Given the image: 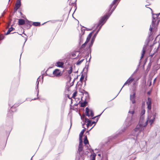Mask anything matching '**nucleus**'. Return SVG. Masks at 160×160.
<instances>
[{
  "label": "nucleus",
  "mask_w": 160,
  "mask_h": 160,
  "mask_svg": "<svg viewBox=\"0 0 160 160\" xmlns=\"http://www.w3.org/2000/svg\"><path fill=\"white\" fill-rule=\"evenodd\" d=\"M72 67H70V69L68 71V72L69 75L71 74L72 72Z\"/></svg>",
  "instance_id": "obj_33"
},
{
  "label": "nucleus",
  "mask_w": 160,
  "mask_h": 160,
  "mask_svg": "<svg viewBox=\"0 0 160 160\" xmlns=\"http://www.w3.org/2000/svg\"><path fill=\"white\" fill-rule=\"evenodd\" d=\"M87 44V43L85 42L82 45V46H81L80 49H82V48H84L85 47L86 45Z\"/></svg>",
  "instance_id": "obj_30"
},
{
  "label": "nucleus",
  "mask_w": 160,
  "mask_h": 160,
  "mask_svg": "<svg viewBox=\"0 0 160 160\" xmlns=\"http://www.w3.org/2000/svg\"><path fill=\"white\" fill-rule=\"evenodd\" d=\"M84 143L86 145L89 144V142L87 138V136H85L84 139Z\"/></svg>",
  "instance_id": "obj_21"
},
{
  "label": "nucleus",
  "mask_w": 160,
  "mask_h": 160,
  "mask_svg": "<svg viewBox=\"0 0 160 160\" xmlns=\"http://www.w3.org/2000/svg\"><path fill=\"white\" fill-rule=\"evenodd\" d=\"M135 93L134 92L132 95H130V100L133 104L135 103L136 102L135 100Z\"/></svg>",
  "instance_id": "obj_13"
},
{
  "label": "nucleus",
  "mask_w": 160,
  "mask_h": 160,
  "mask_svg": "<svg viewBox=\"0 0 160 160\" xmlns=\"http://www.w3.org/2000/svg\"><path fill=\"white\" fill-rule=\"evenodd\" d=\"M19 8L18 7L15 6L14 8V12H16L17 11V10H18V9Z\"/></svg>",
  "instance_id": "obj_38"
},
{
  "label": "nucleus",
  "mask_w": 160,
  "mask_h": 160,
  "mask_svg": "<svg viewBox=\"0 0 160 160\" xmlns=\"http://www.w3.org/2000/svg\"><path fill=\"white\" fill-rule=\"evenodd\" d=\"M21 5V2H19L18 1H16V2L15 4V6L18 7L19 8H20V6Z\"/></svg>",
  "instance_id": "obj_22"
},
{
  "label": "nucleus",
  "mask_w": 160,
  "mask_h": 160,
  "mask_svg": "<svg viewBox=\"0 0 160 160\" xmlns=\"http://www.w3.org/2000/svg\"><path fill=\"white\" fill-rule=\"evenodd\" d=\"M60 72L59 70L58 69H55L53 72V74L56 76H60Z\"/></svg>",
  "instance_id": "obj_14"
},
{
  "label": "nucleus",
  "mask_w": 160,
  "mask_h": 160,
  "mask_svg": "<svg viewBox=\"0 0 160 160\" xmlns=\"http://www.w3.org/2000/svg\"><path fill=\"white\" fill-rule=\"evenodd\" d=\"M96 123H97V122L96 121H93V122H92V125L93 124H95Z\"/></svg>",
  "instance_id": "obj_52"
},
{
  "label": "nucleus",
  "mask_w": 160,
  "mask_h": 160,
  "mask_svg": "<svg viewBox=\"0 0 160 160\" xmlns=\"http://www.w3.org/2000/svg\"><path fill=\"white\" fill-rule=\"evenodd\" d=\"M40 23L38 22H34L32 23V25L34 26H40Z\"/></svg>",
  "instance_id": "obj_25"
},
{
  "label": "nucleus",
  "mask_w": 160,
  "mask_h": 160,
  "mask_svg": "<svg viewBox=\"0 0 160 160\" xmlns=\"http://www.w3.org/2000/svg\"><path fill=\"white\" fill-rule=\"evenodd\" d=\"M148 45H147V44H145L143 46L142 51V53L141 56V57L140 60L141 59L144 57L145 53L146 52V49L147 48V47Z\"/></svg>",
  "instance_id": "obj_12"
},
{
  "label": "nucleus",
  "mask_w": 160,
  "mask_h": 160,
  "mask_svg": "<svg viewBox=\"0 0 160 160\" xmlns=\"http://www.w3.org/2000/svg\"><path fill=\"white\" fill-rule=\"evenodd\" d=\"M105 109H105L103 111V112H102V113H101L100 114H99V115H97V116H96V117H97V118H99V117H100V116L101 115V114H102V113L104 111Z\"/></svg>",
  "instance_id": "obj_48"
},
{
  "label": "nucleus",
  "mask_w": 160,
  "mask_h": 160,
  "mask_svg": "<svg viewBox=\"0 0 160 160\" xmlns=\"http://www.w3.org/2000/svg\"><path fill=\"white\" fill-rule=\"evenodd\" d=\"M94 32V31H93L92 32L90 33L89 35H88L86 41H85L87 43H88L89 41L90 40V39L91 38V37L92 36V33Z\"/></svg>",
  "instance_id": "obj_17"
},
{
  "label": "nucleus",
  "mask_w": 160,
  "mask_h": 160,
  "mask_svg": "<svg viewBox=\"0 0 160 160\" xmlns=\"http://www.w3.org/2000/svg\"><path fill=\"white\" fill-rule=\"evenodd\" d=\"M57 66L58 67L62 68L64 63L62 62H56Z\"/></svg>",
  "instance_id": "obj_19"
},
{
  "label": "nucleus",
  "mask_w": 160,
  "mask_h": 160,
  "mask_svg": "<svg viewBox=\"0 0 160 160\" xmlns=\"http://www.w3.org/2000/svg\"><path fill=\"white\" fill-rule=\"evenodd\" d=\"M68 78H69L70 81H71V76H70L69 75Z\"/></svg>",
  "instance_id": "obj_57"
},
{
  "label": "nucleus",
  "mask_w": 160,
  "mask_h": 160,
  "mask_svg": "<svg viewBox=\"0 0 160 160\" xmlns=\"http://www.w3.org/2000/svg\"><path fill=\"white\" fill-rule=\"evenodd\" d=\"M97 33H95L94 36H93L92 38L90 43L89 45V50L90 51V53L91 52V48L92 46L93 42L94 41L95 38L97 35Z\"/></svg>",
  "instance_id": "obj_7"
},
{
  "label": "nucleus",
  "mask_w": 160,
  "mask_h": 160,
  "mask_svg": "<svg viewBox=\"0 0 160 160\" xmlns=\"http://www.w3.org/2000/svg\"><path fill=\"white\" fill-rule=\"evenodd\" d=\"M19 13L21 15H22L23 14L21 12H20Z\"/></svg>",
  "instance_id": "obj_64"
},
{
  "label": "nucleus",
  "mask_w": 160,
  "mask_h": 160,
  "mask_svg": "<svg viewBox=\"0 0 160 160\" xmlns=\"http://www.w3.org/2000/svg\"><path fill=\"white\" fill-rule=\"evenodd\" d=\"M85 131V129H83L82 130L80 133L79 134V137H82L83 134Z\"/></svg>",
  "instance_id": "obj_29"
},
{
  "label": "nucleus",
  "mask_w": 160,
  "mask_h": 160,
  "mask_svg": "<svg viewBox=\"0 0 160 160\" xmlns=\"http://www.w3.org/2000/svg\"><path fill=\"white\" fill-rule=\"evenodd\" d=\"M134 80V79L133 78H129L126 82H125L124 83V85L122 87V88H121V90H120V91L119 92H118V94L116 96L115 98H114L113 99H114V98H115L118 95V94H119V93H120V91H121V90H122V88L123 87L126 85L127 84H130V83L132 82L133 81V80Z\"/></svg>",
  "instance_id": "obj_10"
},
{
  "label": "nucleus",
  "mask_w": 160,
  "mask_h": 160,
  "mask_svg": "<svg viewBox=\"0 0 160 160\" xmlns=\"http://www.w3.org/2000/svg\"><path fill=\"white\" fill-rule=\"evenodd\" d=\"M90 160H95V158H92Z\"/></svg>",
  "instance_id": "obj_60"
},
{
  "label": "nucleus",
  "mask_w": 160,
  "mask_h": 160,
  "mask_svg": "<svg viewBox=\"0 0 160 160\" xmlns=\"http://www.w3.org/2000/svg\"><path fill=\"white\" fill-rule=\"evenodd\" d=\"M84 60V59H83L81 60H78L76 63V65H80Z\"/></svg>",
  "instance_id": "obj_28"
},
{
  "label": "nucleus",
  "mask_w": 160,
  "mask_h": 160,
  "mask_svg": "<svg viewBox=\"0 0 160 160\" xmlns=\"http://www.w3.org/2000/svg\"><path fill=\"white\" fill-rule=\"evenodd\" d=\"M152 24L150 25L149 28V30L150 31V32L149 34V37H150V36L152 35V29L153 28H155L156 26V18H158L160 19L159 20H158L157 21V24H158L159 22L160 21V13L158 14L152 13Z\"/></svg>",
  "instance_id": "obj_2"
},
{
  "label": "nucleus",
  "mask_w": 160,
  "mask_h": 160,
  "mask_svg": "<svg viewBox=\"0 0 160 160\" xmlns=\"http://www.w3.org/2000/svg\"><path fill=\"white\" fill-rule=\"evenodd\" d=\"M40 80L39 78H38L37 79V81L36 82V89L37 90V89H38V90H37V96H38V92H39V90H38V85H39V81H40Z\"/></svg>",
  "instance_id": "obj_16"
},
{
  "label": "nucleus",
  "mask_w": 160,
  "mask_h": 160,
  "mask_svg": "<svg viewBox=\"0 0 160 160\" xmlns=\"http://www.w3.org/2000/svg\"><path fill=\"white\" fill-rule=\"evenodd\" d=\"M77 91L75 92L72 94V98H75L77 96Z\"/></svg>",
  "instance_id": "obj_35"
},
{
  "label": "nucleus",
  "mask_w": 160,
  "mask_h": 160,
  "mask_svg": "<svg viewBox=\"0 0 160 160\" xmlns=\"http://www.w3.org/2000/svg\"><path fill=\"white\" fill-rule=\"evenodd\" d=\"M97 118V117L95 116V117H93L92 118V119H94L95 118Z\"/></svg>",
  "instance_id": "obj_62"
},
{
  "label": "nucleus",
  "mask_w": 160,
  "mask_h": 160,
  "mask_svg": "<svg viewBox=\"0 0 160 160\" xmlns=\"http://www.w3.org/2000/svg\"><path fill=\"white\" fill-rule=\"evenodd\" d=\"M144 115H140V123H141L142 122L141 121L142 120H143L144 118Z\"/></svg>",
  "instance_id": "obj_34"
},
{
  "label": "nucleus",
  "mask_w": 160,
  "mask_h": 160,
  "mask_svg": "<svg viewBox=\"0 0 160 160\" xmlns=\"http://www.w3.org/2000/svg\"><path fill=\"white\" fill-rule=\"evenodd\" d=\"M133 118L132 117H128L126 119L125 124L126 126V128H127L131 125L132 123L134 122Z\"/></svg>",
  "instance_id": "obj_5"
},
{
  "label": "nucleus",
  "mask_w": 160,
  "mask_h": 160,
  "mask_svg": "<svg viewBox=\"0 0 160 160\" xmlns=\"http://www.w3.org/2000/svg\"><path fill=\"white\" fill-rule=\"evenodd\" d=\"M12 101L11 100H9V101L8 104L10 107H11V108H15L16 107V106L15 104L14 105L12 106L13 103H12Z\"/></svg>",
  "instance_id": "obj_24"
},
{
  "label": "nucleus",
  "mask_w": 160,
  "mask_h": 160,
  "mask_svg": "<svg viewBox=\"0 0 160 160\" xmlns=\"http://www.w3.org/2000/svg\"><path fill=\"white\" fill-rule=\"evenodd\" d=\"M145 112V109H142L141 110L140 115H144Z\"/></svg>",
  "instance_id": "obj_31"
},
{
  "label": "nucleus",
  "mask_w": 160,
  "mask_h": 160,
  "mask_svg": "<svg viewBox=\"0 0 160 160\" xmlns=\"http://www.w3.org/2000/svg\"><path fill=\"white\" fill-rule=\"evenodd\" d=\"M26 22H27V24H28V23H27V22L29 23V22H31V21H29L28 20V19H26Z\"/></svg>",
  "instance_id": "obj_54"
},
{
  "label": "nucleus",
  "mask_w": 160,
  "mask_h": 160,
  "mask_svg": "<svg viewBox=\"0 0 160 160\" xmlns=\"http://www.w3.org/2000/svg\"><path fill=\"white\" fill-rule=\"evenodd\" d=\"M88 103V102L85 100L84 102H81L80 103V106L82 107H84L86 106V104Z\"/></svg>",
  "instance_id": "obj_23"
},
{
  "label": "nucleus",
  "mask_w": 160,
  "mask_h": 160,
  "mask_svg": "<svg viewBox=\"0 0 160 160\" xmlns=\"http://www.w3.org/2000/svg\"><path fill=\"white\" fill-rule=\"evenodd\" d=\"M149 41H150L149 38H147L145 41V44H147V45H148Z\"/></svg>",
  "instance_id": "obj_36"
},
{
  "label": "nucleus",
  "mask_w": 160,
  "mask_h": 160,
  "mask_svg": "<svg viewBox=\"0 0 160 160\" xmlns=\"http://www.w3.org/2000/svg\"><path fill=\"white\" fill-rule=\"evenodd\" d=\"M107 20L108 19L104 16L101 18L96 26V28H97L98 27H99V28L96 31V33H98L102 28V26L104 24Z\"/></svg>",
  "instance_id": "obj_3"
},
{
  "label": "nucleus",
  "mask_w": 160,
  "mask_h": 160,
  "mask_svg": "<svg viewBox=\"0 0 160 160\" xmlns=\"http://www.w3.org/2000/svg\"><path fill=\"white\" fill-rule=\"evenodd\" d=\"M86 97V99L85 100L86 101V100H88V99H89V95L88 94L87 95H86L85 96Z\"/></svg>",
  "instance_id": "obj_39"
},
{
  "label": "nucleus",
  "mask_w": 160,
  "mask_h": 160,
  "mask_svg": "<svg viewBox=\"0 0 160 160\" xmlns=\"http://www.w3.org/2000/svg\"><path fill=\"white\" fill-rule=\"evenodd\" d=\"M151 84H152V81H151V80H150L149 81V86L150 87V86H151Z\"/></svg>",
  "instance_id": "obj_51"
},
{
  "label": "nucleus",
  "mask_w": 160,
  "mask_h": 160,
  "mask_svg": "<svg viewBox=\"0 0 160 160\" xmlns=\"http://www.w3.org/2000/svg\"><path fill=\"white\" fill-rule=\"evenodd\" d=\"M96 122H98V120L99 119L98 118H96Z\"/></svg>",
  "instance_id": "obj_59"
},
{
  "label": "nucleus",
  "mask_w": 160,
  "mask_h": 160,
  "mask_svg": "<svg viewBox=\"0 0 160 160\" xmlns=\"http://www.w3.org/2000/svg\"><path fill=\"white\" fill-rule=\"evenodd\" d=\"M85 109L86 115L87 116H88V117H89L90 116L93 117L94 116V113L92 110H91L90 111L88 107L86 108Z\"/></svg>",
  "instance_id": "obj_6"
},
{
  "label": "nucleus",
  "mask_w": 160,
  "mask_h": 160,
  "mask_svg": "<svg viewBox=\"0 0 160 160\" xmlns=\"http://www.w3.org/2000/svg\"><path fill=\"white\" fill-rule=\"evenodd\" d=\"M88 66L86 68H84V70L86 71V72H84L82 74L81 76V78H80V81L81 82H82L84 80V78L85 77V76L83 75L84 74H85L88 71Z\"/></svg>",
  "instance_id": "obj_11"
},
{
  "label": "nucleus",
  "mask_w": 160,
  "mask_h": 160,
  "mask_svg": "<svg viewBox=\"0 0 160 160\" xmlns=\"http://www.w3.org/2000/svg\"><path fill=\"white\" fill-rule=\"evenodd\" d=\"M77 78H74V79H73V81L71 83V86H72L73 84H74V81L75 80V79H77Z\"/></svg>",
  "instance_id": "obj_45"
},
{
  "label": "nucleus",
  "mask_w": 160,
  "mask_h": 160,
  "mask_svg": "<svg viewBox=\"0 0 160 160\" xmlns=\"http://www.w3.org/2000/svg\"><path fill=\"white\" fill-rule=\"evenodd\" d=\"M157 114L156 113L153 114L152 116L148 118V119L149 120V122L150 123V124L151 125L154 122L155 119Z\"/></svg>",
  "instance_id": "obj_8"
},
{
  "label": "nucleus",
  "mask_w": 160,
  "mask_h": 160,
  "mask_svg": "<svg viewBox=\"0 0 160 160\" xmlns=\"http://www.w3.org/2000/svg\"><path fill=\"white\" fill-rule=\"evenodd\" d=\"M83 91L84 92V94L86 95H88V94H89L88 92L85 91V90H83Z\"/></svg>",
  "instance_id": "obj_49"
},
{
  "label": "nucleus",
  "mask_w": 160,
  "mask_h": 160,
  "mask_svg": "<svg viewBox=\"0 0 160 160\" xmlns=\"http://www.w3.org/2000/svg\"><path fill=\"white\" fill-rule=\"evenodd\" d=\"M148 120H147L145 122V125H143L142 123H140L139 122L136 128L134 129L132 132V134L134 136L130 138V139L133 143L136 142L138 134L143 129V127H146L148 124Z\"/></svg>",
  "instance_id": "obj_1"
},
{
  "label": "nucleus",
  "mask_w": 160,
  "mask_h": 160,
  "mask_svg": "<svg viewBox=\"0 0 160 160\" xmlns=\"http://www.w3.org/2000/svg\"><path fill=\"white\" fill-rule=\"evenodd\" d=\"M85 115H83L82 116H81V118L82 120H83L85 118Z\"/></svg>",
  "instance_id": "obj_43"
},
{
  "label": "nucleus",
  "mask_w": 160,
  "mask_h": 160,
  "mask_svg": "<svg viewBox=\"0 0 160 160\" xmlns=\"http://www.w3.org/2000/svg\"><path fill=\"white\" fill-rule=\"evenodd\" d=\"M117 0H113V4H114Z\"/></svg>",
  "instance_id": "obj_56"
},
{
  "label": "nucleus",
  "mask_w": 160,
  "mask_h": 160,
  "mask_svg": "<svg viewBox=\"0 0 160 160\" xmlns=\"http://www.w3.org/2000/svg\"><path fill=\"white\" fill-rule=\"evenodd\" d=\"M91 156H92V158H95L96 154L95 153H93V154H92Z\"/></svg>",
  "instance_id": "obj_47"
},
{
  "label": "nucleus",
  "mask_w": 160,
  "mask_h": 160,
  "mask_svg": "<svg viewBox=\"0 0 160 160\" xmlns=\"http://www.w3.org/2000/svg\"><path fill=\"white\" fill-rule=\"evenodd\" d=\"M146 104L148 105L147 108L148 110H151V109L152 100L150 98H148Z\"/></svg>",
  "instance_id": "obj_9"
},
{
  "label": "nucleus",
  "mask_w": 160,
  "mask_h": 160,
  "mask_svg": "<svg viewBox=\"0 0 160 160\" xmlns=\"http://www.w3.org/2000/svg\"><path fill=\"white\" fill-rule=\"evenodd\" d=\"M119 1H120V0H117L116 1V2H115V3L114 4H113V1L112 3L110 5L109 8V11L111 10L113 6H114V7H113V8L112 10L111 11V12H110L109 13H108L106 15L104 16V17H105L107 19H108V18H109V17L112 14V12L116 8L117 5H118V4H116V3L117 2H118V3L119 2Z\"/></svg>",
  "instance_id": "obj_4"
},
{
  "label": "nucleus",
  "mask_w": 160,
  "mask_h": 160,
  "mask_svg": "<svg viewBox=\"0 0 160 160\" xmlns=\"http://www.w3.org/2000/svg\"><path fill=\"white\" fill-rule=\"evenodd\" d=\"M84 39L83 36L82 35H79V44L80 45L83 42Z\"/></svg>",
  "instance_id": "obj_18"
},
{
  "label": "nucleus",
  "mask_w": 160,
  "mask_h": 160,
  "mask_svg": "<svg viewBox=\"0 0 160 160\" xmlns=\"http://www.w3.org/2000/svg\"><path fill=\"white\" fill-rule=\"evenodd\" d=\"M83 148V146H79L78 152L80 153V152H81V151H82Z\"/></svg>",
  "instance_id": "obj_26"
},
{
  "label": "nucleus",
  "mask_w": 160,
  "mask_h": 160,
  "mask_svg": "<svg viewBox=\"0 0 160 160\" xmlns=\"http://www.w3.org/2000/svg\"><path fill=\"white\" fill-rule=\"evenodd\" d=\"M38 97L37 98H34L33 99H32V100H36L37 99H38Z\"/></svg>",
  "instance_id": "obj_58"
},
{
  "label": "nucleus",
  "mask_w": 160,
  "mask_h": 160,
  "mask_svg": "<svg viewBox=\"0 0 160 160\" xmlns=\"http://www.w3.org/2000/svg\"><path fill=\"white\" fill-rule=\"evenodd\" d=\"M94 152V150H93V149H92V152H91V153H92V152Z\"/></svg>",
  "instance_id": "obj_63"
},
{
  "label": "nucleus",
  "mask_w": 160,
  "mask_h": 160,
  "mask_svg": "<svg viewBox=\"0 0 160 160\" xmlns=\"http://www.w3.org/2000/svg\"><path fill=\"white\" fill-rule=\"evenodd\" d=\"M90 120H89L88 119V118H85V122H88Z\"/></svg>",
  "instance_id": "obj_41"
},
{
  "label": "nucleus",
  "mask_w": 160,
  "mask_h": 160,
  "mask_svg": "<svg viewBox=\"0 0 160 160\" xmlns=\"http://www.w3.org/2000/svg\"><path fill=\"white\" fill-rule=\"evenodd\" d=\"M72 56L73 57H74L75 56H76V54L75 53H73L72 54Z\"/></svg>",
  "instance_id": "obj_53"
},
{
  "label": "nucleus",
  "mask_w": 160,
  "mask_h": 160,
  "mask_svg": "<svg viewBox=\"0 0 160 160\" xmlns=\"http://www.w3.org/2000/svg\"><path fill=\"white\" fill-rule=\"evenodd\" d=\"M25 23V20L22 19H18V25L19 26L24 25Z\"/></svg>",
  "instance_id": "obj_15"
},
{
  "label": "nucleus",
  "mask_w": 160,
  "mask_h": 160,
  "mask_svg": "<svg viewBox=\"0 0 160 160\" xmlns=\"http://www.w3.org/2000/svg\"><path fill=\"white\" fill-rule=\"evenodd\" d=\"M15 28H13L12 26L11 27L9 28L8 30V31L6 33V35H8L10 33V32L12 31L13 29H14Z\"/></svg>",
  "instance_id": "obj_20"
},
{
  "label": "nucleus",
  "mask_w": 160,
  "mask_h": 160,
  "mask_svg": "<svg viewBox=\"0 0 160 160\" xmlns=\"http://www.w3.org/2000/svg\"><path fill=\"white\" fill-rule=\"evenodd\" d=\"M147 93H148V94L150 95L151 93V92L150 91L148 92Z\"/></svg>",
  "instance_id": "obj_61"
},
{
  "label": "nucleus",
  "mask_w": 160,
  "mask_h": 160,
  "mask_svg": "<svg viewBox=\"0 0 160 160\" xmlns=\"http://www.w3.org/2000/svg\"><path fill=\"white\" fill-rule=\"evenodd\" d=\"M4 37L2 34H0V40H2L4 38Z\"/></svg>",
  "instance_id": "obj_37"
},
{
  "label": "nucleus",
  "mask_w": 160,
  "mask_h": 160,
  "mask_svg": "<svg viewBox=\"0 0 160 160\" xmlns=\"http://www.w3.org/2000/svg\"><path fill=\"white\" fill-rule=\"evenodd\" d=\"M32 26V25L31 24H27V29H28L29 28H30L31 26Z\"/></svg>",
  "instance_id": "obj_40"
},
{
  "label": "nucleus",
  "mask_w": 160,
  "mask_h": 160,
  "mask_svg": "<svg viewBox=\"0 0 160 160\" xmlns=\"http://www.w3.org/2000/svg\"><path fill=\"white\" fill-rule=\"evenodd\" d=\"M152 0H147L146 2L148 3L149 5L150 4Z\"/></svg>",
  "instance_id": "obj_44"
},
{
  "label": "nucleus",
  "mask_w": 160,
  "mask_h": 160,
  "mask_svg": "<svg viewBox=\"0 0 160 160\" xmlns=\"http://www.w3.org/2000/svg\"><path fill=\"white\" fill-rule=\"evenodd\" d=\"M81 32L80 34L79 35H82V36H83V35L84 34L85 29H83L82 28L81 29Z\"/></svg>",
  "instance_id": "obj_27"
},
{
  "label": "nucleus",
  "mask_w": 160,
  "mask_h": 160,
  "mask_svg": "<svg viewBox=\"0 0 160 160\" xmlns=\"http://www.w3.org/2000/svg\"><path fill=\"white\" fill-rule=\"evenodd\" d=\"M156 78H155L154 80H153V84H154V83H155V82H156Z\"/></svg>",
  "instance_id": "obj_55"
},
{
  "label": "nucleus",
  "mask_w": 160,
  "mask_h": 160,
  "mask_svg": "<svg viewBox=\"0 0 160 160\" xmlns=\"http://www.w3.org/2000/svg\"><path fill=\"white\" fill-rule=\"evenodd\" d=\"M82 137H79V142H83L82 141Z\"/></svg>",
  "instance_id": "obj_46"
},
{
  "label": "nucleus",
  "mask_w": 160,
  "mask_h": 160,
  "mask_svg": "<svg viewBox=\"0 0 160 160\" xmlns=\"http://www.w3.org/2000/svg\"><path fill=\"white\" fill-rule=\"evenodd\" d=\"M83 142H79V146H83Z\"/></svg>",
  "instance_id": "obj_50"
},
{
  "label": "nucleus",
  "mask_w": 160,
  "mask_h": 160,
  "mask_svg": "<svg viewBox=\"0 0 160 160\" xmlns=\"http://www.w3.org/2000/svg\"><path fill=\"white\" fill-rule=\"evenodd\" d=\"M92 123L91 121V120L88 122L87 124V126L88 128L89 127V126H92Z\"/></svg>",
  "instance_id": "obj_32"
},
{
  "label": "nucleus",
  "mask_w": 160,
  "mask_h": 160,
  "mask_svg": "<svg viewBox=\"0 0 160 160\" xmlns=\"http://www.w3.org/2000/svg\"><path fill=\"white\" fill-rule=\"evenodd\" d=\"M128 113H131L132 115H133L134 113V110L132 111L129 110L128 112Z\"/></svg>",
  "instance_id": "obj_42"
}]
</instances>
